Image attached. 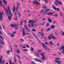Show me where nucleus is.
<instances>
[{
  "label": "nucleus",
  "instance_id": "obj_25",
  "mask_svg": "<svg viewBox=\"0 0 64 64\" xmlns=\"http://www.w3.org/2000/svg\"><path fill=\"white\" fill-rule=\"evenodd\" d=\"M49 26V22H48L46 23V27H48Z\"/></svg>",
  "mask_w": 64,
  "mask_h": 64
},
{
  "label": "nucleus",
  "instance_id": "obj_18",
  "mask_svg": "<svg viewBox=\"0 0 64 64\" xmlns=\"http://www.w3.org/2000/svg\"><path fill=\"white\" fill-rule=\"evenodd\" d=\"M12 10L13 12H15V6H14L13 8L12 9Z\"/></svg>",
  "mask_w": 64,
  "mask_h": 64
},
{
  "label": "nucleus",
  "instance_id": "obj_12",
  "mask_svg": "<svg viewBox=\"0 0 64 64\" xmlns=\"http://www.w3.org/2000/svg\"><path fill=\"white\" fill-rule=\"evenodd\" d=\"M35 61H38V62H42V61L40 60L38 58H36L35 59Z\"/></svg>",
  "mask_w": 64,
  "mask_h": 64
},
{
  "label": "nucleus",
  "instance_id": "obj_15",
  "mask_svg": "<svg viewBox=\"0 0 64 64\" xmlns=\"http://www.w3.org/2000/svg\"><path fill=\"white\" fill-rule=\"evenodd\" d=\"M0 43L2 45H4V41H3L2 40H0Z\"/></svg>",
  "mask_w": 64,
  "mask_h": 64
},
{
  "label": "nucleus",
  "instance_id": "obj_63",
  "mask_svg": "<svg viewBox=\"0 0 64 64\" xmlns=\"http://www.w3.org/2000/svg\"><path fill=\"white\" fill-rule=\"evenodd\" d=\"M44 10H42L40 12H43V11H44Z\"/></svg>",
  "mask_w": 64,
  "mask_h": 64
},
{
  "label": "nucleus",
  "instance_id": "obj_64",
  "mask_svg": "<svg viewBox=\"0 0 64 64\" xmlns=\"http://www.w3.org/2000/svg\"><path fill=\"white\" fill-rule=\"evenodd\" d=\"M63 53H64V50H63V51L62 52Z\"/></svg>",
  "mask_w": 64,
  "mask_h": 64
},
{
  "label": "nucleus",
  "instance_id": "obj_29",
  "mask_svg": "<svg viewBox=\"0 0 64 64\" xmlns=\"http://www.w3.org/2000/svg\"><path fill=\"white\" fill-rule=\"evenodd\" d=\"M36 56H37L38 57H39V53H38L36 54Z\"/></svg>",
  "mask_w": 64,
  "mask_h": 64
},
{
  "label": "nucleus",
  "instance_id": "obj_19",
  "mask_svg": "<svg viewBox=\"0 0 64 64\" xmlns=\"http://www.w3.org/2000/svg\"><path fill=\"white\" fill-rule=\"evenodd\" d=\"M24 27H25L26 29V30H27L28 31V32H29V31H30V30H29L28 29V28H27V27H26V26L24 25Z\"/></svg>",
  "mask_w": 64,
  "mask_h": 64
},
{
  "label": "nucleus",
  "instance_id": "obj_31",
  "mask_svg": "<svg viewBox=\"0 0 64 64\" xmlns=\"http://www.w3.org/2000/svg\"><path fill=\"white\" fill-rule=\"evenodd\" d=\"M51 30V28H49L47 30V32H48V31H49V30Z\"/></svg>",
  "mask_w": 64,
  "mask_h": 64
},
{
  "label": "nucleus",
  "instance_id": "obj_33",
  "mask_svg": "<svg viewBox=\"0 0 64 64\" xmlns=\"http://www.w3.org/2000/svg\"><path fill=\"white\" fill-rule=\"evenodd\" d=\"M9 63H10V64H12V62L11 61V60H10L9 61Z\"/></svg>",
  "mask_w": 64,
  "mask_h": 64
},
{
  "label": "nucleus",
  "instance_id": "obj_57",
  "mask_svg": "<svg viewBox=\"0 0 64 64\" xmlns=\"http://www.w3.org/2000/svg\"><path fill=\"white\" fill-rule=\"evenodd\" d=\"M11 52H13V50H12V48H11Z\"/></svg>",
  "mask_w": 64,
  "mask_h": 64
},
{
  "label": "nucleus",
  "instance_id": "obj_20",
  "mask_svg": "<svg viewBox=\"0 0 64 64\" xmlns=\"http://www.w3.org/2000/svg\"><path fill=\"white\" fill-rule=\"evenodd\" d=\"M48 22H52V20H51V19L50 18H48Z\"/></svg>",
  "mask_w": 64,
  "mask_h": 64
},
{
  "label": "nucleus",
  "instance_id": "obj_9",
  "mask_svg": "<svg viewBox=\"0 0 64 64\" xmlns=\"http://www.w3.org/2000/svg\"><path fill=\"white\" fill-rule=\"evenodd\" d=\"M6 14L7 15V16H8V18L9 19V20H11V18L9 16V15H10L8 14H7V13H6ZM10 15V17H12V16H11V15Z\"/></svg>",
  "mask_w": 64,
  "mask_h": 64
},
{
  "label": "nucleus",
  "instance_id": "obj_10",
  "mask_svg": "<svg viewBox=\"0 0 64 64\" xmlns=\"http://www.w3.org/2000/svg\"><path fill=\"white\" fill-rule=\"evenodd\" d=\"M50 35L51 37H52V39H54H54H56V38L55 37H54V36H53V35H52V34H50Z\"/></svg>",
  "mask_w": 64,
  "mask_h": 64
},
{
  "label": "nucleus",
  "instance_id": "obj_50",
  "mask_svg": "<svg viewBox=\"0 0 64 64\" xmlns=\"http://www.w3.org/2000/svg\"><path fill=\"white\" fill-rule=\"evenodd\" d=\"M60 14L61 16H62V12H60Z\"/></svg>",
  "mask_w": 64,
  "mask_h": 64
},
{
  "label": "nucleus",
  "instance_id": "obj_62",
  "mask_svg": "<svg viewBox=\"0 0 64 64\" xmlns=\"http://www.w3.org/2000/svg\"><path fill=\"white\" fill-rule=\"evenodd\" d=\"M56 2H57V3H59V2L58 1V0H56Z\"/></svg>",
  "mask_w": 64,
  "mask_h": 64
},
{
  "label": "nucleus",
  "instance_id": "obj_13",
  "mask_svg": "<svg viewBox=\"0 0 64 64\" xmlns=\"http://www.w3.org/2000/svg\"><path fill=\"white\" fill-rule=\"evenodd\" d=\"M32 34L33 35V36H34V37H35L36 38V39H37V40H38V38L37 36H36V35H35V34H34V33H33Z\"/></svg>",
  "mask_w": 64,
  "mask_h": 64
},
{
  "label": "nucleus",
  "instance_id": "obj_14",
  "mask_svg": "<svg viewBox=\"0 0 64 64\" xmlns=\"http://www.w3.org/2000/svg\"><path fill=\"white\" fill-rule=\"evenodd\" d=\"M3 1L5 5H7V2H6V1L5 0H3Z\"/></svg>",
  "mask_w": 64,
  "mask_h": 64
},
{
  "label": "nucleus",
  "instance_id": "obj_27",
  "mask_svg": "<svg viewBox=\"0 0 64 64\" xmlns=\"http://www.w3.org/2000/svg\"><path fill=\"white\" fill-rule=\"evenodd\" d=\"M22 22H23V20H22L20 21V25L21 26L22 25Z\"/></svg>",
  "mask_w": 64,
  "mask_h": 64
},
{
  "label": "nucleus",
  "instance_id": "obj_6",
  "mask_svg": "<svg viewBox=\"0 0 64 64\" xmlns=\"http://www.w3.org/2000/svg\"><path fill=\"white\" fill-rule=\"evenodd\" d=\"M60 60L59 58H56V60H55V62L56 63H58L59 64H60V63H61V62H59L58 60Z\"/></svg>",
  "mask_w": 64,
  "mask_h": 64
},
{
  "label": "nucleus",
  "instance_id": "obj_58",
  "mask_svg": "<svg viewBox=\"0 0 64 64\" xmlns=\"http://www.w3.org/2000/svg\"><path fill=\"white\" fill-rule=\"evenodd\" d=\"M62 35H64V32H62Z\"/></svg>",
  "mask_w": 64,
  "mask_h": 64
},
{
  "label": "nucleus",
  "instance_id": "obj_52",
  "mask_svg": "<svg viewBox=\"0 0 64 64\" xmlns=\"http://www.w3.org/2000/svg\"><path fill=\"white\" fill-rule=\"evenodd\" d=\"M32 31L35 32V31H36V30H35V29H33L32 30Z\"/></svg>",
  "mask_w": 64,
  "mask_h": 64
},
{
  "label": "nucleus",
  "instance_id": "obj_43",
  "mask_svg": "<svg viewBox=\"0 0 64 64\" xmlns=\"http://www.w3.org/2000/svg\"><path fill=\"white\" fill-rule=\"evenodd\" d=\"M11 36H12V37H14V35L13 34H11Z\"/></svg>",
  "mask_w": 64,
  "mask_h": 64
},
{
  "label": "nucleus",
  "instance_id": "obj_41",
  "mask_svg": "<svg viewBox=\"0 0 64 64\" xmlns=\"http://www.w3.org/2000/svg\"><path fill=\"white\" fill-rule=\"evenodd\" d=\"M22 51H27V49H25L24 50H22Z\"/></svg>",
  "mask_w": 64,
  "mask_h": 64
},
{
  "label": "nucleus",
  "instance_id": "obj_5",
  "mask_svg": "<svg viewBox=\"0 0 64 64\" xmlns=\"http://www.w3.org/2000/svg\"><path fill=\"white\" fill-rule=\"evenodd\" d=\"M3 58V56L1 55L0 56V62L1 64H2V62L3 64H4V60H3L2 61V58Z\"/></svg>",
  "mask_w": 64,
  "mask_h": 64
},
{
  "label": "nucleus",
  "instance_id": "obj_47",
  "mask_svg": "<svg viewBox=\"0 0 64 64\" xmlns=\"http://www.w3.org/2000/svg\"><path fill=\"white\" fill-rule=\"evenodd\" d=\"M24 22L25 23H27V21L26 20H25L24 21Z\"/></svg>",
  "mask_w": 64,
  "mask_h": 64
},
{
  "label": "nucleus",
  "instance_id": "obj_38",
  "mask_svg": "<svg viewBox=\"0 0 64 64\" xmlns=\"http://www.w3.org/2000/svg\"><path fill=\"white\" fill-rule=\"evenodd\" d=\"M38 52L39 53H40V52H41V51L40 50H38Z\"/></svg>",
  "mask_w": 64,
  "mask_h": 64
},
{
  "label": "nucleus",
  "instance_id": "obj_28",
  "mask_svg": "<svg viewBox=\"0 0 64 64\" xmlns=\"http://www.w3.org/2000/svg\"><path fill=\"white\" fill-rule=\"evenodd\" d=\"M10 51L9 50H8L7 51L6 53L8 54H9V52H10Z\"/></svg>",
  "mask_w": 64,
  "mask_h": 64
},
{
  "label": "nucleus",
  "instance_id": "obj_36",
  "mask_svg": "<svg viewBox=\"0 0 64 64\" xmlns=\"http://www.w3.org/2000/svg\"><path fill=\"white\" fill-rule=\"evenodd\" d=\"M48 39H51V37L50 36H48Z\"/></svg>",
  "mask_w": 64,
  "mask_h": 64
},
{
  "label": "nucleus",
  "instance_id": "obj_17",
  "mask_svg": "<svg viewBox=\"0 0 64 64\" xmlns=\"http://www.w3.org/2000/svg\"><path fill=\"white\" fill-rule=\"evenodd\" d=\"M42 44L44 46V48H45V50H47V48H46V47H46V45L43 43Z\"/></svg>",
  "mask_w": 64,
  "mask_h": 64
},
{
  "label": "nucleus",
  "instance_id": "obj_51",
  "mask_svg": "<svg viewBox=\"0 0 64 64\" xmlns=\"http://www.w3.org/2000/svg\"><path fill=\"white\" fill-rule=\"evenodd\" d=\"M33 3H34V4H36V3H35V1H33Z\"/></svg>",
  "mask_w": 64,
  "mask_h": 64
},
{
  "label": "nucleus",
  "instance_id": "obj_1",
  "mask_svg": "<svg viewBox=\"0 0 64 64\" xmlns=\"http://www.w3.org/2000/svg\"><path fill=\"white\" fill-rule=\"evenodd\" d=\"M0 4H1V6H2V7H4V10H6V13H7L8 15H11V17H12V13H11V10L10 9V8L8 6L7 8V9L8 10H7V9L6 8L5 6H3V5H2V2H1V0H0Z\"/></svg>",
  "mask_w": 64,
  "mask_h": 64
},
{
  "label": "nucleus",
  "instance_id": "obj_39",
  "mask_svg": "<svg viewBox=\"0 0 64 64\" xmlns=\"http://www.w3.org/2000/svg\"><path fill=\"white\" fill-rule=\"evenodd\" d=\"M17 7H19V3H18V2L17 3Z\"/></svg>",
  "mask_w": 64,
  "mask_h": 64
},
{
  "label": "nucleus",
  "instance_id": "obj_2",
  "mask_svg": "<svg viewBox=\"0 0 64 64\" xmlns=\"http://www.w3.org/2000/svg\"><path fill=\"white\" fill-rule=\"evenodd\" d=\"M37 20H35V21L34 22L33 20H29L28 23H30L31 22L32 24V27H36L37 26V24H34L33 23H36V22H37Z\"/></svg>",
  "mask_w": 64,
  "mask_h": 64
},
{
  "label": "nucleus",
  "instance_id": "obj_16",
  "mask_svg": "<svg viewBox=\"0 0 64 64\" xmlns=\"http://www.w3.org/2000/svg\"><path fill=\"white\" fill-rule=\"evenodd\" d=\"M61 48H60V50H62L63 49H64V46H62L61 47Z\"/></svg>",
  "mask_w": 64,
  "mask_h": 64
},
{
  "label": "nucleus",
  "instance_id": "obj_59",
  "mask_svg": "<svg viewBox=\"0 0 64 64\" xmlns=\"http://www.w3.org/2000/svg\"><path fill=\"white\" fill-rule=\"evenodd\" d=\"M44 9H46V6H45L44 7Z\"/></svg>",
  "mask_w": 64,
  "mask_h": 64
},
{
  "label": "nucleus",
  "instance_id": "obj_35",
  "mask_svg": "<svg viewBox=\"0 0 64 64\" xmlns=\"http://www.w3.org/2000/svg\"><path fill=\"white\" fill-rule=\"evenodd\" d=\"M44 33H42L41 34V36H42V37H43V36H44Z\"/></svg>",
  "mask_w": 64,
  "mask_h": 64
},
{
  "label": "nucleus",
  "instance_id": "obj_40",
  "mask_svg": "<svg viewBox=\"0 0 64 64\" xmlns=\"http://www.w3.org/2000/svg\"><path fill=\"white\" fill-rule=\"evenodd\" d=\"M16 33V31H15L14 32H13L12 34H15V33Z\"/></svg>",
  "mask_w": 64,
  "mask_h": 64
},
{
  "label": "nucleus",
  "instance_id": "obj_37",
  "mask_svg": "<svg viewBox=\"0 0 64 64\" xmlns=\"http://www.w3.org/2000/svg\"><path fill=\"white\" fill-rule=\"evenodd\" d=\"M16 56H18V58H19V59L20 60V56H19V55H16Z\"/></svg>",
  "mask_w": 64,
  "mask_h": 64
},
{
  "label": "nucleus",
  "instance_id": "obj_32",
  "mask_svg": "<svg viewBox=\"0 0 64 64\" xmlns=\"http://www.w3.org/2000/svg\"><path fill=\"white\" fill-rule=\"evenodd\" d=\"M17 53H18L19 54H20V52H19V50L18 49L17 50Z\"/></svg>",
  "mask_w": 64,
  "mask_h": 64
},
{
  "label": "nucleus",
  "instance_id": "obj_24",
  "mask_svg": "<svg viewBox=\"0 0 64 64\" xmlns=\"http://www.w3.org/2000/svg\"><path fill=\"white\" fill-rule=\"evenodd\" d=\"M49 44H50V45H53V42L52 41H50L49 42Z\"/></svg>",
  "mask_w": 64,
  "mask_h": 64
},
{
  "label": "nucleus",
  "instance_id": "obj_8",
  "mask_svg": "<svg viewBox=\"0 0 64 64\" xmlns=\"http://www.w3.org/2000/svg\"><path fill=\"white\" fill-rule=\"evenodd\" d=\"M53 7L54 9V10H56V11H60V9L58 8H56L55 7L53 6Z\"/></svg>",
  "mask_w": 64,
  "mask_h": 64
},
{
  "label": "nucleus",
  "instance_id": "obj_61",
  "mask_svg": "<svg viewBox=\"0 0 64 64\" xmlns=\"http://www.w3.org/2000/svg\"><path fill=\"white\" fill-rule=\"evenodd\" d=\"M22 48H26V46H24Z\"/></svg>",
  "mask_w": 64,
  "mask_h": 64
},
{
  "label": "nucleus",
  "instance_id": "obj_55",
  "mask_svg": "<svg viewBox=\"0 0 64 64\" xmlns=\"http://www.w3.org/2000/svg\"><path fill=\"white\" fill-rule=\"evenodd\" d=\"M44 44H46V45H48V42H45Z\"/></svg>",
  "mask_w": 64,
  "mask_h": 64
},
{
  "label": "nucleus",
  "instance_id": "obj_45",
  "mask_svg": "<svg viewBox=\"0 0 64 64\" xmlns=\"http://www.w3.org/2000/svg\"><path fill=\"white\" fill-rule=\"evenodd\" d=\"M31 51H33V50H34V49L31 48Z\"/></svg>",
  "mask_w": 64,
  "mask_h": 64
},
{
  "label": "nucleus",
  "instance_id": "obj_46",
  "mask_svg": "<svg viewBox=\"0 0 64 64\" xmlns=\"http://www.w3.org/2000/svg\"><path fill=\"white\" fill-rule=\"evenodd\" d=\"M58 3L60 4V5H62V3L61 2H59Z\"/></svg>",
  "mask_w": 64,
  "mask_h": 64
},
{
  "label": "nucleus",
  "instance_id": "obj_60",
  "mask_svg": "<svg viewBox=\"0 0 64 64\" xmlns=\"http://www.w3.org/2000/svg\"><path fill=\"white\" fill-rule=\"evenodd\" d=\"M50 10L49 9H47L46 10L47 11H49V10Z\"/></svg>",
  "mask_w": 64,
  "mask_h": 64
},
{
  "label": "nucleus",
  "instance_id": "obj_23",
  "mask_svg": "<svg viewBox=\"0 0 64 64\" xmlns=\"http://www.w3.org/2000/svg\"><path fill=\"white\" fill-rule=\"evenodd\" d=\"M35 2H36V4H38V5H40V3H39V2H37V1L36 0L35 1Z\"/></svg>",
  "mask_w": 64,
  "mask_h": 64
},
{
  "label": "nucleus",
  "instance_id": "obj_26",
  "mask_svg": "<svg viewBox=\"0 0 64 64\" xmlns=\"http://www.w3.org/2000/svg\"><path fill=\"white\" fill-rule=\"evenodd\" d=\"M0 39H2V40H4L3 38V37L1 35L0 36Z\"/></svg>",
  "mask_w": 64,
  "mask_h": 64
},
{
  "label": "nucleus",
  "instance_id": "obj_49",
  "mask_svg": "<svg viewBox=\"0 0 64 64\" xmlns=\"http://www.w3.org/2000/svg\"><path fill=\"white\" fill-rule=\"evenodd\" d=\"M32 64H36L35 62H32Z\"/></svg>",
  "mask_w": 64,
  "mask_h": 64
},
{
  "label": "nucleus",
  "instance_id": "obj_4",
  "mask_svg": "<svg viewBox=\"0 0 64 64\" xmlns=\"http://www.w3.org/2000/svg\"><path fill=\"white\" fill-rule=\"evenodd\" d=\"M4 14L3 13V12L2 11V12H0V21H2L3 19V16H4Z\"/></svg>",
  "mask_w": 64,
  "mask_h": 64
},
{
  "label": "nucleus",
  "instance_id": "obj_53",
  "mask_svg": "<svg viewBox=\"0 0 64 64\" xmlns=\"http://www.w3.org/2000/svg\"><path fill=\"white\" fill-rule=\"evenodd\" d=\"M47 10H46V11H44V12L45 13H47Z\"/></svg>",
  "mask_w": 64,
  "mask_h": 64
},
{
  "label": "nucleus",
  "instance_id": "obj_56",
  "mask_svg": "<svg viewBox=\"0 0 64 64\" xmlns=\"http://www.w3.org/2000/svg\"><path fill=\"white\" fill-rule=\"evenodd\" d=\"M18 7H17L16 8V11H17L18 10Z\"/></svg>",
  "mask_w": 64,
  "mask_h": 64
},
{
  "label": "nucleus",
  "instance_id": "obj_3",
  "mask_svg": "<svg viewBox=\"0 0 64 64\" xmlns=\"http://www.w3.org/2000/svg\"><path fill=\"white\" fill-rule=\"evenodd\" d=\"M44 54H45V53L42 52L40 54V55L42 56V58L41 59L42 60H46V58H45V56L44 55Z\"/></svg>",
  "mask_w": 64,
  "mask_h": 64
},
{
  "label": "nucleus",
  "instance_id": "obj_7",
  "mask_svg": "<svg viewBox=\"0 0 64 64\" xmlns=\"http://www.w3.org/2000/svg\"><path fill=\"white\" fill-rule=\"evenodd\" d=\"M24 30L25 28H24L22 29V33L23 36H25V35H26V34H25V32H24Z\"/></svg>",
  "mask_w": 64,
  "mask_h": 64
},
{
  "label": "nucleus",
  "instance_id": "obj_21",
  "mask_svg": "<svg viewBox=\"0 0 64 64\" xmlns=\"http://www.w3.org/2000/svg\"><path fill=\"white\" fill-rule=\"evenodd\" d=\"M47 14H48V15H52V14H53V13L50 12L49 13H47Z\"/></svg>",
  "mask_w": 64,
  "mask_h": 64
},
{
  "label": "nucleus",
  "instance_id": "obj_44",
  "mask_svg": "<svg viewBox=\"0 0 64 64\" xmlns=\"http://www.w3.org/2000/svg\"><path fill=\"white\" fill-rule=\"evenodd\" d=\"M45 23V22H44V23H43L41 25H44Z\"/></svg>",
  "mask_w": 64,
  "mask_h": 64
},
{
  "label": "nucleus",
  "instance_id": "obj_48",
  "mask_svg": "<svg viewBox=\"0 0 64 64\" xmlns=\"http://www.w3.org/2000/svg\"><path fill=\"white\" fill-rule=\"evenodd\" d=\"M20 41H24V40L22 39H20Z\"/></svg>",
  "mask_w": 64,
  "mask_h": 64
},
{
  "label": "nucleus",
  "instance_id": "obj_22",
  "mask_svg": "<svg viewBox=\"0 0 64 64\" xmlns=\"http://www.w3.org/2000/svg\"><path fill=\"white\" fill-rule=\"evenodd\" d=\"M51 29H54L55 28V26L54 25L52 26H51Z\"/></svg>",
  "mask_w": 64,
  "mask_h": 64
},
{
  "label": "nucleus",
  "instance_id": "obj_54",
  "mask_svg": "<svg viewBox=\"0 0 64 64\" xmlns=\"http://www.w3.org/2000/svg\"><path fill=\"white\" fill-rule=\"evenodd\" d=\"M0 34L3 35V34H2V32L1 31H0Z\"/></svg>",
  "mask_w": 64,
  "mask_h": 64
},
{
  "label": "nucleus",
  "instance_id": "obj_34",
  "mask_svg": "<svg viewBox=\"0 0 64 64\" xmlns=\"http://www.w3.org/2000/svg\"><path fill=\"white\" fill-rule=\"evenodd\" d=\"M17 14H18L20 16H21V14L20 13L18 12Z\"/></svg>",
  "mask_w": 64,
  "mask_h": 64
},
{
  "label": "nucleus",
  "instance_id": "obj_30",
  "mask_svg": "<svg viewBox=\"0 0 64 64\" xmlns=\"http://www.w3.org/2000/svg\"><path fill=\"white\" fill-rule=\"evenodd\" d=\"M17 26H15V29L16 30H17V29H18V26H17Z\"/></svg>",
  "mask_w": 64,
  "mask_h": 64
},
{
  "label": "nucleus",
  "instance_id": "obj_11",
  "mask_svg": "<svg viewBox=\"0 0 64 64\" xmlns=\"http://www.w3.org/2000/svg\"><path fill=\"white\" fill-rule=\"evenodd\" d=\"M11 26L12 27H16V26H17V25L16 24H11Z\"/></svg>",
  "mask_w": 64,
  "mask_h": 64
},
{
  "label": "nucleus",
  "instance_id": "obj_42",
  "mask_svg": "<svg viewBox=\"0 0 64 64\" xmlns=\"http://www.w3.org/2000/svg\"><path fill=\"white\" fill-rule=\"evenodd\" d=\"M2 26L4 29V30H5V28L4 27V26L3 25V24H2Z\"/></svg>",
  "mask_w": 64,
  "mask_h": 64
}]
</instances>
